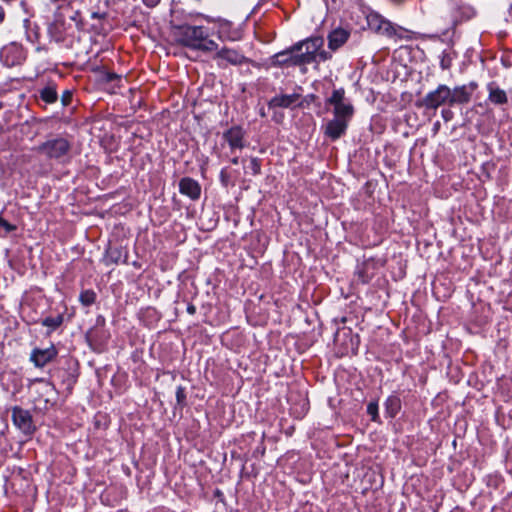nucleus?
I'll return each mask as SVG.
<instances>
[{
    "instance_id": "obj_23",
    "label": "nucleus",
    "mask_w": 512,
    "mask_h": 512,
    "mask_svg": "<svg viewBox=\"0 0 512 512\" xmlns=\"http://www.w3.org/2000/svg\"><path fill=\"white\" fill-rule=\"evenodd\" d=\"M176 400L177 404L180 406H184L186 400L185 388L182 386H178L176 390Z\"/></svg>"
},
{
    "instance_id": "obj_12",
    "label": "nucleus",
    "mask_w": 512,
    "mask_h": 512,
    "mask_svg": "<svg viewBox=\"0 0 512 512\" xmlns=\"http://www.w3.org/2000/svg\"><path fill=\"white\" fill-rule=\"evenodd\" d=\"M350 37V31L344 28H336L328 34V48L336 51L343 46Z\"/></svg>"
},
{
    "instance_id": "obj_5",
    "label": "nucleus",
    "mask_w": 512,
    "mask_h": 512,
    "mask_svg": "<svg viewBox=\"0 0 512 512\" xmlns=\"http://www.w3.org/2000/svg\"><path fill=\"white\" fill-rule=\"evenodd\" d=\"M450 88L446 85H439L435 90L429 92L420 105L426 109H437L441 105H450Z\"/></svg>"
},
{
    "instance_id": "obj_35",
    "label": "nucleus",
    "mask_w": 512,
    "mask_h": 512,
    "mask_svg": "<svg viewBox=\"0 0 512 512\" xmlns=\"http://www.w3.org/2000/svg\"><path fill=\"white\" fill-rule=\"evenodd\" d=\"M92 17H93V18H97V17H99V16H98V14H97V13H93V14H92Z\"/></svg>"
},
{
    "instance_id": "obj_34",
    "label": "nucleus",
    "mask_w": 512,
    "mask_h": 512,
    "mask_svg": "<svg viewBox=\"0 0 512 512\" xmlns=\"http://www.w3.org/2000/svg\"><path fill=\"white\" fill-rule=\"evenodd\" d=\"M116 77H117L116 75H114V74H110V75L108 76V79H109V80H112V79H114V78H116Z\"/></svg>"
},
{
    "instance_id": "obj_1",
    "label": "nucleus",
    "mask_w": 512,
    "mask_h": 512,
    "mask_svg": "<svg viewBox=\"0 0 512 512\" xmlns=\"http://www.w3.org/2000/svg\"><path fill=\"white\" fill-rule=\"evenodd\" d=\"M325 103L333 107V119L323 126V132L327 138L335 141L346 133L354 115V107L346 98L344 88L333 90Z\"/></svg>"
},
{
    "instance_id": "obj_36",
    "label": "nucleus",
    "mask_w": 512,
    "mask_h": 512,
    "mask_svg": "<svg viewBox=\"0 0 512 512\" xmlns=\"http://www.w3.org/2000/svg\"><path fill=\"white\" fill-rule=\"evenodd\" d=\"M12 49H16L15 47H11V48H5L4 51H9V50H12Z\"/></svg>"
},
{
    "instance_id": "obj_18",
    "label": "nucleus",
    "mask_w": 512,
    "mask_h": 512,
    "mask_svg": "<svg viewBox=\"0 0 512 512\" xmlns=\"http://www.w3.org/2000/svg\"><path fill=\"white\" fill-rule=\"evenodd\" d=\"M296 51H292V47L289 50L277 53L274 58L278 64H293L292 57L295 56Z\"/></svg>"
},
{
    "instance_id": "obj_15",
    "label": "nucleus",
    "mask_w": 512,
    "mask_h": 512,
    "mask_svg": "<svg viewBox=\"0 0 512 512\" xmlns=\"http://www.w3.org/2000/svg\"><path fill=\"white\" fill-rule=\"evenodd\" d=\"M488 90H489L488 99L490 102H492L493 104H496V105H502V104L507 103L508 98H507V94L504 90H502L498 87H494L492 85H489Z\"/></svg>"
},
{
    "instance_id": "obj_7",
    "label": "nucleus",
    "mask_w": 512,
    "mask_h": 512,
    "mask_svg": "<svg viewBox=\"0 0 512 512\" xmlns=\"http://www.w3.org/2000/svg\"><path fill=\"white\" fill-rule=\"evenodd\" d=\"M12 419L14 424L25 434H32L35 430L32 416L29 411L20 407L12 409Z\"/></svg>"
},
{
    "instance_id": "obj_25",
    "label": "nucleus",
    "mask_w": 512,
    "mask_h": 512,
    "mask_svg": "<svg viewBox=\"0 0 512 512\" xmlns=\"http://www.w3.org/2000/svg\"><path fill=\"white\" fill-rule=\"evenodd\" d=\"M72 100V92L66 90L61 96V102L63 106H67L71 103Z\"/></svg>"
},
{
    "instance_id": "obj_21",
    "label": "nucleus",
    "mask_w": 512,
    "mask_h": 512,
    "mask_svg": "<svg viewBox=\"0 0 512 512\" xmlns=\"http://www.w3.org/2000/svg\"><path fill=\"white\" fill-rule=\"evenodd\" d=\"M252 175H257L261 171V164L259 159L257 158H251L250 163L247 167Z\"/></svg>"
},
{
    "instance_id": "obj_10",
    "label": "nucleus",
    "mask_w": 512,
    "mask_h": 512,
    "mask_svg": "<svg viewBox=\"0 0 512 512\" xmlns=\"http://www.w3.org/2000/svg\"><path fill=\"white\" fill-rule=\"evenodd\" d=\"M301 95L293 93L289 95H276L268 103L269 108H292L300 106Z\"/></svg>"
},
{
    "instance_id": "obj_29",
    "label": "nucleus",
    "mask_w": 512,
    "mask_h": 512,
    "mask_svg": "<svg viewBox=\"0 0 512 512\" xmlns=\"http://www.w3.org/2000/svg\"><path fill=\"white\" fill-rule=\"evenodd\" d=\"M220 178H221L222 183L227 186L228 182H229V176H228V174H227L225 169H223L221 171Z\"/></svg>"
},
{
    "instance_id": "obj_8",
    "label": "nucleus",
    "mask_w": 512,
    "mask_h": 512,
    "mask_svg": "<svg viewBox=\"0 0 512 512\" xmlns=\"http://www.w3.org/2000/svg\"><path fill=\"white\" fill-rule=\"evenodd\" d=\"M216 54L214 55V59L219 60L218 65L223 66L222 61L227 62L228 64L237 66L242 65L248 62V59L241 54L238 50L223 47L220 50H216Z\"/></svg>"
},
{
    "instance_id": "obj_32",
    "label": "nucleus",
    "mask_w": 512,
    "mask_h": 512,
    "mask_svg": "<svg viewBox=\"0 0 512 512\" xmlns=\"http://www.w3.org/2000/svg\"><path fill=\"white\" fill-rule=\"evenodd\" d=\"M231 163L234 164V165H237L239 163V158L238 157H233L231 159Z\"/></svg>"
},
{
    "instance_id": "obj_22",
    "label": "nucleus",
    "mask_w": 512,
    "mask_h": 512,
    "mask_svg": "<svg viewBox=\"0 0 512 512\" xmlns=\"http://www.w3.org/2000/svg\"><path fill=\"white\" fill-rule=\"evenodd\" d=\"M367 413L371 416V419L373 421H377L378 420V403L377 402H370L368 405H367Z\"/></svg>"
},
{
    "instance_id": "obj_28",
    "label": "nucleus",
    "mask_w": 512,
    "mask_h": 512,
    "mask_svg": "<svg viewBox=\"0 0 512 512\" xmlns=\"http://www.w3.org/2000/svg\"><path fill=\"white\" fill-rule=\"evenodd\" d=\"M142 2L146 7L154 8L161 2V0H142Z\"/></svg>"
},
{
    "instance_id": "obj_20",
    "label": "nucleus",
    "mask_w": 512,
    "mask_h": 512,
    "mask_svg": "<svg viewBox=\"0 0 512 512\" xmlns=\"http://www.w3.org/2000/svg\"><path fill=\"white\" fill-rule=\"evenodd\" d=\"M96 294L92 290H85L79 296L80 302L85 306H90L95 302Z\"/></svg>"
},
{
    "instance_id": "obj_30",
    "label": "nucleus",
    "mask_w": 512,
    "mask_h": 512,
    "mask_svg": "<svg viewBox=\"0 0 512 512\" xmlns=\"http://www.w3.org/2000/svg\"><path fill=\"white\" fill-rule=\"evenodd\" d=\"M5 10L4 8L0 5V24L4 22L5 20Z\"/></svg>"
},
{
    "instance_id": "obj_31",
    "label": "nucleus",
    "mask_w": 512,
    "mask_h": 512,
    "mask_svg": "<svg viewBox=\"0 0 512 512\" xmlns=\"http://www.w3.org/2000/svg\"><path fill=\"white\" fill-rule=\"evenodd\" d=\"M187 311H188V313H189V314H194V313H195V311H196V308H195V306H193V305H189V306L187 307Z\"/></svg>"
},
{
    "instance_id": "obj_11",
    "label": "nucleus",
    "mask_w": 512,
    "mask_h": 512,
    "mask_svg": "<svg viewBox=\"0 0 512 512\" xmlns=\"http://www.w3.org/2000/svg\"><path fill=\"white\" fill-rule=\"evenodd\" d=\"M179 191L182 195H185L192 200H197L201 195V186L193 178L184 177L179 182Z\"/></svg>"
},
{
    "instance_id": "obj_17",
    "label": "nucleus",
    "mask_w": 512,
    "mask_h": 512,
    "mask_svg": "<svg viewBox=\"0 0 512 512\" xmlns=\"http://www.w3.org/2000/svg\"><path fill=\"white\" fill-rule=\"evenodd\" d=\"M40 97L44 102L49 104L56 102L58 95L55 86L48 85L41 89Z\"/></svg>"
},
{
    "instance_id": "obj_2",
    "label": "nucleus",
    "mask_w": 512,
    "mask_h": 512,
    "mask_svg": "<svg viewBox=\"0 0 512 512\" xmlns=\"http://www.w3.org/2000/svg\"><path fill=\"white\" fill-rule=\"evenodd\" d=\"M177 41L188 48L202 52H212L218 49V44L210 39V31L201 25L184 24L176 27Z\"/></svg>"
},
{
    "instance_id": "obj_9",
    "label": "nucleus",
    "mask_w": 512,
    "mask_h": 512,
    "mask_svg": "<svg viewBox=\"0 0 512 512\" xmlns=\"http://www.w3.org/2000/svg\"><path fill=\"white\" fill-rule=\"evenodd\" d=\"M369 25L372 29L377 31L378 33H381L383 35H386L388 37H399L401 38V35L397 33V30L392 25L391 22L388 20H385L377 15L371 16L368 19Z\"/></svg>"
},
{
    "instance_id": "obj_24",
    "label": "nucleus",
    "mask_w": 512,
    "mask_h": 512,
    "mask_svg": "<svg viewBox=\"0 0 512 512\" xmlns=\"http://www.w3.org/2000/svg\"><path fill=\"white\" fill-rule=\"evenodd\" d=\"M0 227H3L6 230V232H12V231L16 230L15 225L9 223L5 219H3L1 216H0Z\"/></svg>"
},
{
    "instance_id": "obj_4",
    "label": "nucleus",
    "mask_w": 512,
    "mask_h": 512,
    "mask_svg": "<svg viewBox=\"0 0 512 512\" xmlns=\"http://www.w3.org/2000/svg\"><path fill=\"white\" fill-rule=\"evenodd\" d=\"M71 148L70 143L64 138L47 140L36 148V151L50 159H60L65 156Z\"/></svg>"
},
{
    "instance_id": "obj_19",
    "label": "nucleus",
    "mask_w": 512,
    "mask_h": 512,
    "mask_svg": "<svg viewBox=\"0 0 512 512\" xmlns=\"http://www.w3.org/2000/svg\"><path fill=\"white\" fill-rule=\"evenodd\" d=\"M63 322V316L57 315L55 317H46L42 321V325L51 328L52 330H55L58 328Z\"/></svg>"
},
{
    "instance_id": "obj_14",
    "label": "nucleus",
    "mask_w": 512,
    "mask_h": 512,
    "mask_svg": "<svg viewBox=\"0 0 512 512\" xmlns=\"http://www.w3.org/2000/svg\"><path fill=\"white\" fill-rule=\"evenodd\" d=\"M473 89V87L469 88L466 85L455 87L453 90L450 89V105L468 103Z\"/></svg>"
},
{
    "instance_id": "obj_33",
    "label": "nucleus",
    "mask_w": 512,
    "mask_h": 512,
    "mask_svg": "<svg viewBox=\"0 0 512 512\" xmlns=\"http://www.w3.org/2000/svg\"><path fill=\"white\" fill-rule=\"evenodd\" d=\"M46 390H52V386L49 383H45Z\"/></svg>"
},
{
    "instance_id": "obj_37",
    "label": "nucleus",
    "mask_w": 512,
    "mask_h": 512,
    "mask_svg": "<svg viewBox=\"0 0 512 512\" xmlns=\"http://www.w3.org/2000/svg\"><path fill=\"white\" fill-rule=\"evenodd\" d=\"M4 107L3 102L0 101V110Z\"/></svg>"
},
{
    "instance_id": "obj_6",
    "label": "nucleus",
    "mask_w": 512,
    "mask_h": 512,
    "mask_svg": "<svg viewBox=\"0 0 512 512\" xmlns=\"http://www.w3.org/2000/svg\"><path fill=\"white\" fill-rule=\"evenodd\" d=\"M58 355V350L54 345L48 348H34L30 354V361L38 368H42L52 362Z\"/></svg>"
},
{
    "instance_id": "obj_27",
    "label": "nucleus",
    "mask_w": 512,
    "mask_h": 512,
    "mask_svg": "<svg viewBox=\"0 0 512 512\" xmlns=\"http://www.w3.org/2000/svg\"><path fill=\"white\" fill-rule=\"evenodd\" d=\"M441 115L446 122L452 120L453 118V112L449 109H443Z\"/></svg>"
},
{
    "instance_id": "obj_26",
    "label": "nucleus",
    "mask_w": 512,
    "mask_h": 512,
    "mask_svg": "<svg viewBox=\"0 0 512 512\" xmlns=\"http://www.w3.org/2000/svg\"><path fill=\"white\" fill-rule=\"evenodd\" d=\"M462 9H463V13L467 19L472 18L476 14L475 10L470 6L462 7Z\"/></svg>"
},
{
    "instance_id": "obj_16",
    "label": "nucleus",
    "mask_w": 512,
    "mask_h": 512,
    "mask_svg": "<svg viewBox=\"0 0 512 512\" xmlns=\"http://www.w3.org/2000/svg\"><path fill=\"white\" fill-rule=\"evenodd\" d=\"M386 413L389 417H394L401 408L400 399L397 396H390L385 401Z\"/></svg>"
},
{
    "instance_id": "obj_38",
    "label": "nucleus",
    "mask_w": 512,
    "mask_h": 512,
    "mask_svg": "<svg viewBox=\"0 0 512 512\" xmlns=\"http://www.w3.org/2000/svg\"><path fill=\"white\" fill-rule=\"evenodd\" d=\"M438 127H439V123H436L435 124V129H438Z\"/></svg>"
},
{
    "instance_id": "obj_13",
    "label": "nucleus",
    "mask_w": 512,
    "mask_h": 512,
    "mask_svg": "<svg viewBox=\"0 0 512 512\" xmlns=\"http://www.w3.org/2000/svg\"><path fill=\"white\" fill-rule=\"evenodd\" d=\"M223 138L229 144L231 150L244 147V131L239 126H234L223 134Z\"/></svg>"
},
{
    "instance_id": "obj_3",
    "label": "nucleus",
    "mask_w": 512,
    "mask_h": 512,
    "mask_svg": "<svg viewBox=\"0 0 512 512\" xmlns=\"http://www.w3.org/2000/svg\"><path fill=\"white\" fill-rule=\"evenodd\" d=\"M323 38L312 37L305 41L299 42L292 46V51H296V55L293 56L292 62L294 65L308 64L316 60L318 56L320 60L326 61L331 59V53L327 51H320L323 46Z\"/></svg>"
}]
</instances>
